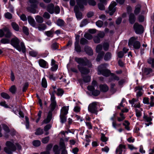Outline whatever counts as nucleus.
Masks as SVG:
<instances>
[{
    "label": "nucleus",
    "mask_w": 154,
    "mask_h": 154,
    "mask_svg": "<svg viewBox=\"0 0 154 154\" xmlns=\"http://www.w3.org/2000/svg\"><path fill=\"white\" fill-rule=\"evenodd\" d=\"M103 48L102 45L101 44L98 45L96 47V50L97 52L99 53Z\"/></svg>",
    "instance_id": "34"
},
{
    "label": "nucleus",
    "mask_w": 154,
    "mask_h": 154,
    "mask_svg": "<svg viewBox=\"0 0 154 154\" xmlns=\"http://www.w3.org/2000/svg\"><path fill=\"white\" fill-rule=\"evenodd\" d=\"M11 25L13 29L16 31H18L19 30L20 28L18 25L15 22H12L11 23Z\"/></svg>",
    "instance_id": "23"
},
{
    "label": "nucleus",
    "mask_w": 154,
    "mask_h": 154,
    "mask_svg": "<svg viewBox=\"0 0 154 154\" xmlns=\"http://www.w3.org/2000/svg\"><path fill=\"white\" fill-rule=\"evenodd\" d=\"M29 54L31 56L33 57H35L37 55L38 53L37 51L33 50L30 51Z\"/></svg>",
    "instance_id": "41"
},
{
    "label": "nucleus",
    "mask_w": 154,
    "mask_h": 154,
    "mask_svg": "<svg viewBox=\"0 0 154 154\" xmlns=\"http://www.w3.org/2000/svg\"><path fill=\"white\" fill-rule=\"evenodd\" d=\"M75 60L79 64V65H80L81 66L87 65L88 67H91L92 66L91 62L86 58L83 59L81 58L76 57Z\"/></svg>",
    "instance_id": "6"
},
{
    "label": "nucleus",
    "mask_w": 154,
    "mask_h": 154,
    "mask_svg": "<svg viewBox=\"0 0 154 154\" xmlns=\"http://www.w3.org/2000/svg\"><path fill=\"white\" fill-rule=\"evenodd\" d=\"M36 0H29L30 3L32 4L31 6L34 8H36Z\"/></svg>",
    "instance_id": "47"
},
{
    "label": "nucleus",
    "mask_w": 154,
    "mask_h": 154,
    "mask_svg": "<svg viewBox=\"0 0 154 154\" xmlns=\"http://www.w3.org/2000/svg\"><path fill=\"white\" fill-rule=\"evenodd\" d=\"M136 90H138L137 93V97L141 96L143 94V90L142 88L140 87H136L135 88Z\"/></svg>",
    "instance_id": "20"
},
{
    "label": "nucleus",
    "mask_w": 154,
    "mask_h": 154,
    "mask_svg": "<svg viewBox=\"0 0 154 154\" xmlns=\"http://www.w3.org/2000/svg\"><path fill=\"white\" fill-rule=\"evenodd\" d=\"M87 40L84 38H82L80 41V44L82 45H84L88 43Z\"/></svg>",
    "instance_id": "56"
},
{
    "label": "nucleus",
    "mask_w": 154,
    "mask_h": 154,
    "mask_svg": "<svg viewBox=\"0 0 154 154\" xmlns=\"http://www.w3.org/2000/svg\"><path fill=\"white\" fill-rule=\"evenodd\" d=\"M47 10L50 14H52L54 12V5L52 4H49L47 7Z\"/></svg>",
    "instance_id": "18"
},
{
    "label": "nucleus",
    "mask_w": 154,
    "mask_h": 154,
    "mask_svg": "<svg viewBox=\"0 0 154 154\" xmlns=\"http://www.w3.org/2000/svg\"><path fill=\"white\" fill-rule=\"evenodd\" d=\"M104 54V53L103 51H102L99 53L96 59L97 61H99L101 59Z\"/></svg>",
    "instance_id": "33"
},
{
    "label": "nucleus",
    "mask_w": 154,
    "mask_h": 154,
    "mask_svg": "<svg viewBox=\"0 0 154 154\" xmlns=\"http://www.w3.org/2000/svg\"><path fill=\"white\" fill-rule=\"evenodd\" d=\"M68 110L69 106L63 107L61 109L60 115L66 116L68 113Z\"/></svg>",
    "instance_id": "14"
},
{
    "label": "nucleus",
    "mask_w": 154,
    "mask_h": 154,
    "mask_svg": "<svg viewBox=\"0 0 154 154\" xmlns=\"http://www.w3.org/2000/svg\"><path fill=\"white\" fill-rule=\"evenodd\" d=\"M133 27L134 30L137 34H141L143 33V26L138 23H135Z\"/></svg>",
    "instance_id": "9"
},
{
    "label": "nucleus",
    "mask_w": 154,
    "mask_h": 154,
    "mask_svg": "<svg viewBox=\"0 0 154 154\" xmlns=\"http://www.w3.org/2000/svg\"><path fill=\"white\" fill-rule=\"evenodd\" d=\"M38 63L39 66L42 67L47 68H48V63L42 59H40Z\"/></svg>",
    "instance_id": "12"
},
{
    "label": "nucleus",
    "mask_w": 154,
    "mask_h": 154,
    "mask_svg": "<svg viewBox=\"0 0 154 154\" xmlns=\"http://www.w3.org/2000/svg\"><path fill=\"white\" fill-rule=\"evenodd\" d=\"M57 25L60 27L63 26L65 25V22L63 20L59 19L57 21Z\"/></svg>",
    "instance_id": "29"
},
{
    "label": "nucleus",
    "mask_w": 154,
    "mask_h": 154,
    "mask_svg": "<svg viewBox=\"0 0 154 154\" xmlns=\"http://www.w3.org/2000/svg\"><path fill=\"white\" fill-rule=\"evenodd\" d=\"M3 130L5 131L6 133H9L10 130L8 127L6 125H3L2 126Z\"/></svg>",
    "instance_id": "46"
},
{
    "label": "nucleus",
    "mask_w": 154,
    "mask_h": 154,
    "mask_svg": "<svg viewBox=\"0 0 154 154\" xmlns=\"http://www.w3.org/2000/svg\"><path fill=\"white\" fill-rule=\"evenodd\" d=\"M76 1L77 5L74 7V11L77 19H80L82 18V14L79 11V8L83 9L84 5H87V0H76Z\"/></svg>",
    "instance_id": "2"
},
{
    "label": "nucleus",
    "mask_w": 154,
    "mask_h": 154,
    "mask_svg": "<svg viewBox=\"0 0 154 154\" xmlns=\"http://www.w3.org/2000/svg\"><path fill=\"white\" fill-rule=\"evenodd\" d=\"M96 25L99 27H101L103 25V22L102 21L99 20L96 23Z\"/></svg>",
    "instance_id": "51"
},
{
    "label": "nucleus",
    "mask_w": 154,
    "mask_h": 154,
    "mask_svg": "<svg viewBox=\"0 0 154 154\" xmlns=\"http://www.w3.org/2000/svg\"><path fill=\"white\" fill-rule=\"evenodd\" d=\"M54 32L52 30L45 32V34L48 37H52L53 36Z\"/></svg>",
    "instance_id": "32"
},
{
    "label": "nucleus",
    "mask_w": 154,
    "mask_h": 154,
    "mask_svg": "<svg viewBox=\"0 0 154 154\" xmlns=\"http://www.w3.org/2000/svg\"><path fill=\"white\" fill-rule=\"evenodd\" d=\"M111 53L109 52H107L105 55L104 59L106 61H108L111 59Z\"/></svg>",
    "instance_id": "27"
},
{
    "label": "nucleus",
    "mask_w": 154,
    "mask_h": 154,
    "mask_svg": "<svg viewBox=\"0 0 154 154\" xmlns=\"http://www.w3.org/2000/svg\"><path fill=\"white\" fill-rule=\"evenodd\" d=\"M88 2L89 5L92 6L96 5V2L94 0H88Z\"/></svg>",
    "instance_id": "50"
},
{
    "label": "nucleus",
    "mask_w": 154,
    "mask_h": 154,
    "mask_svg": "<svg viewBox=\"0 0 154 154\" xmlns=\"http://www.w3.org/2000/svg\"><path fill=\"white\" fill-rule=\"evenodd\" d=\"M23 33H25L26 35H28V29L25 26H23Z\"/></svg>",
    "instance_id": "49"
},
{
    "label": "nucleus",
    "mask_w": 154,
    "mask_h": 154,
    "mask_svg": "<svg viewBox=\"0 0 154 154\" xmlns=\"http://www.w3.org/2000/svg\"><path fill=\"white\" fill-rule=\"evenodd\" d=\"M16 90V88L15 85L12 86L9 89L10 91L13 94L15 93Z\"/></svg>",
    "instance_id": "42"
},
{
    "label": "nucleus",
    "mask_w": 154,
    "mask_h": 154,
    "mask_svg": "<svg viewBox=\"0 0 154 154\" xmlns=\"http://www.w3.org/2000/svg\"><path fill=\"white\" fill-rule=\"evenodd\" d=\"M52 117V113L51 112H49L48 115L46 119H45L43 122L45 123H48L51 121Z\"/></svg>",
    "instance_id": "24"
},
{
    "label": "nucleus",
    "mask_w": 154,
    "mask_h": 154,
    "mask_svg": "<svg viewBox=\"0 0 154 154\" xmlns=\"http://www.w3.org/2000/svg\"><path fill=\"white\" fill-rule=\"evenodd\" d=\"M1 96L4 98L9 99L10 98V96L6 93L2 92L1 94Z\"/></svg>",
    "instance_id": "36"
},
{
    "label": "nucleus",
    "mask_w": 154,
    "mask_h": 154,
    "mask_svg": "<svg viewBox=\"0 0 154 154\" xmlns=\"http://www.w3.org/2000/svg\"><path fill=\"white\" fill-rule=\"evenodd\" d=\"M52 67L51 68V69L52 71H55L57 70L58 69V65H51Z\"/></svg>",
    "instance_id": "58"
},
{
    "label": "nucleus",
    "mask_w": 154,
    "mask_h": 154,
    "mask_svg": "<svg viewBox=\"0 0 154 154\" xmlns=\"http://www.w3.org/2000/svg\"><path fill=\"white\" fill-rule=\"evenodd\" d=\"M28 20L30 24L33 27H35L36 23L34 19L31 16L28 17Z\"/></svg>",
    "instance_id": "15"
},
{
    "label": "nucleus",
    "mask_w": 154,
    "mask_h": 154,
    "mask_svg": "<svg viewBox=\"0 0 154 154\" xmlns=\"http://www.w3.org/2000/svg\"><path fill=\"white\" fill-rule=\"evenodd\" d=\"M60 122L62 124L64 123L66 121L67 117L66 116L60 115Z\"/></svg>",
    "instance_id": "30"
},
{
    "label": "nucleus",
    "mask_w": 154,
    "mask_h": 154,
    "mask_svg": "<svg viewBox=\"0 0 154 154\" xmlns=\"http://www.w3.org/2000/svg\"><path fill=\"white\" fill-rule=\"evenodd\" d=\"M46 26L44 23H42L38 25L37 28L39 31H43L46 28Z\"/></svg>",
    "instance_id": "22"
},
{
    "label": "nucleus",
    "mask_w": 154,
    "mask_h": 154,
    "mask_svg": "<svg viewBox=\"0 0 154 154\" xmlns=\"http://www.w3.org/2000/svg\"><path fill=\"white\" fill-rule=\"evenodd\" d=\"M135 17L133 13H131L129 15V21L131 24L134 23L135 21Z\"/></svg>",
    "instance_id": "21"
},
{
    "label": "nucleus",
    "mask_w": 154,
    "mask_h": 154,
    "mask_svg": "<svg viewBox=\"0 0 154 154\" xmlns=\"http://www.w3.org/2000/svg\"><path fill=\"white\" fill-rule=\"evenodd\" d=\"M35 8L31 6V7H29L27 8L28 11L33 14H35L36 13V11L35 9Z\"/></svg>",
    "instance_id": "38"
},
{
    "label": "nucleus",
    "mask_w": 154,
    "mask_h": 154,
    "mask_svg": "<svg viewBox=\"0 0 154 154\" xmlns=\"http://www.w3.org/2000/svg\"><path fill=\"white\" fill-rule=\"evenodd\" d=\"M5 18L8 19H11L12 18L11 14L9 12H7L5 13Z\"/></svg>",
    "instance_id": "53"
},
{
    "label": "nucleus",
    "mask_w": 154,
    "mask_h": 154,
    "mask_svg": "<svg viewBox=\"0 0 154 154\" xmlns=\"http://www.w3.org/2000/svg\"><path fill=\"white\" fill-rule=\"evenodd\" d=\"M84 37L88 39H91L92 38V36L91 35L88 33L85 34Z\"/></svg>",
    "instance_id": "63"
},
{
    "label": "nucleus",
    "mask_w": 154,
    "mask_h": 154,
    "mask_svg": "<svg viewBox=\"0 0 154 154\" xmlns=\"http://www.w3.org/2000/svg\"><path fill=\"white\" fill-rule=\"evenodd\" d=\"M101 140L104 142L106 141L108 139L105 136V135L103 134H101Z\"/></svg>",
    "instance_id": "57"
},
{
    "label": "nucleus",
    "mask_w": 154,
    "mask_h": 154,
    "mask_svg": "<svg viewBox=\"0 0 154 154\" xmlns=\"http://www.w3.org/2000/svg\"><path fill=\"white\" fill-rule=\"evenodd\" d=\"M78 68L82 75H86L90 72V69L84 67L83 66H81L80 65L78 66Z\"/></svg>",
    "instance_id": "10"
},
{
    "label": "nucleus",
    "mask_w": 154,
    "mask_h": 154,
    "mask_svg": "<svg viewBox=\"0 0 154 154\" xmlns=\"http://www.w3.org/2000/svg\"><path fill=\"white\" fill-rule=\"evenodd\" d=\"M75 51L77 52H80L81 51V47L78 42H75Z\"/></svg>",
    "instance_id": "25"
},
{
    "label": "nucleus",
    "mask_w": 154,
    "mask_h": 154,
    "mask_svg": "<svg viewBox=\"0 0 154 154\" xmlns=\"http://www.w3.org/2000/svg\"><path fill=\"white\" fill-rule=\"evenodd\" d=\"M137 37H132L129 40L128 45L130 47L133 46V48L136 49H139L140 47V42L137 40Z\"/></svg>",
    "instance_id": "5"
},
{
    "label": "nucleus",
    "mask_w": 154,
    "mask_h": 154,
    "mask_svg": "<svg viewBox=\"0 0 154 154\" xmlns=\"http://www.w3.org/2000/svg\"><path fill=\"white\" fill-rule=\"evenodd\" d=\"M55 97L54 95L53 94H52L51 95V109L53 110L55 108L56 105L57 103L55 100Z\"/></svg>",
    "instance_id": "11"
},
{
    "label": "nucleus",
    "mask_w": 154,
    "mask_h": 154,
    "mask_svg": "<svg viewBox=\"0 0 154 154\" xmlns=\"http://www.w3.org/2000/svg\"><path fill=\"white\" fill-rule=\"evenodd\" d=\"M141 6L140 5H137L135 7V9L134 11V13L135 14H138L140 10Z\"/></svg>",
    "instance_id": "28"
},
{
    "label": "nucleus",
    "mask_w": 154,
    "mask_h": 154,
    "mask_svg": "<svg viewBox=\"0 0 154 154\" xmlns=\"http://www.w3.org/2000/svg\"><path fill=\"white\" fill-rule=\"evenodd\" d=\"M144 73L146 75H148L152 72V70L150 68H146L144 71Z\"/></svg>",
    "instance_id": "39"
},
{
    "label": "nucleus",
    "mask_w": 154,
    "mask_h": 154,
    "mask_svg": "<svg viewBox=\"0 0 154 154\" xmlns=\"http://www.w3.org/2000/svg\"><path fill=\"white\" fill-rule=\"evenodd\" d=\"M125 146L124 145L122 144L120 145L116 149V152L118 154H121L122 153L123 149H124Z\"/></svg>",
    "instance_id": "19"
},
{
    "label": "nucleus",
    "mask_w": 154,
    "mask_h": 154,
    "mask_svg": "<svg viewBox=\"0 0 154 154\" xmlns=\"http://www.w3.org/2000/svg\"><path fill=\"white\" fill-rule=\"evenodd\" d=\"M60 11V9L58 6H55L54 8V12L56 14H59Z\"/></svg>",
    "instance_id": "64"
},
{
    "label": "nucleus",
    "mask_w": 154,
    "mask_h": 154,
    "mask_svg": "<svg viewBox=\"0 0 154 154\" xmlns=\"http://www.w3.org/2000/svg\"><path fill=\"white\" fill-rule=\"evenodd\" d=\"M83 80L84 82L85 83L90 82L91 80V77L88 75L85 76L83 77Z\"/></svg>",
    "instance_id": "44"
},
{
    "label": "nucleus",
    "mask_w": 154,
    "mask_h": 154,
    "mask_svg": "<svg viewBox=\"0 0 154 154\" xmlns=\"http://www.w3.org/2000/svg\"><path fill=\"white\" fill-rule=\"evenodd\" d=\"M43 17L45 18L49 19L50 17L49 14L47 12H45L43 15Z\"/></svg>",
    "instance_id": "59"
},
{
    "label": "nucleus",
    "mask_w": 154,
    "mask_h": 154,
    "mask_svg": "<svg viewBox=\"0 0 154 154\" xmlns=\"http://www.w3.org/2000/svg\"><path fill=\"white\" fill-rule=\"evenodd\" d=\"M20 40L16 37L12 38L11 41V45L14 48L20 51H22L23 52L25 53L26 51V48L23 42H21L20 45Z\"/></svg>",
    "instance_id": "3"
},
{
    "label": "nucleus",
    "mask_w": 154,
    "mask_h": 154,
    "mask_svg": "<svg viewBox=\"0 0 154 154\" xmlns=\"http://www.w3.org/2000/svg\"><path fill=\"white\" fill-rule=\"evenodd\" d=\"M43 133V129L39 128L36 129L35 134L36 135H40Z\"/></svg>",
    "instance_id": "37"
},
{
    "label": "nucleus",
    "mask_w": 154,
    "mask_h": 154,
    "mask_svg": "<svg viewBox=\"0 0 154 154\" xmlns=\"http://www.w3.org/2000/svg\"><path fill=\"white\" fill-rule=\"evenodd\" d=\"M116 5V3L115 2H112L109 7L108 10L106 11V13L109 14L110 15H112L116 11L115 6Z\"/></svg>",
    "instance_id": "8"
},
{
    "label": "nucleus",
    "mask_w": 154,
    "mask_h": 154,
    "mask_svg": "<svg viewBox=\"0 0 154 154\" xmlns=\"http://www.w3.org/2000/svg\"><path fill=\"white\" fill-rule=\"evenodd\" d=\"M84 50L85 51L88 55H91L93 54V50L90 47L86 46L85 47Z\"/></svg>",
    "instance_id": "16"
},
{
    "label": "nucleus",
    "mask_w": 154,
    "mask_h": 154,
    "mask_svg": "<svg viewBox=\"0 0 154 154\" xmlns=\"http://www.w3.org/2000/svg\"><path fill=\"white\" fill-rule=\"evenodd\" d=\"M98 103L94 102L89 104L88 108L89 112L92 113L97 114L98 112L97 105Z\"/></svg>",
    "instance_id": "7"
},
{
    "label": "nucleus",
    "mask_w": 154,
    "mask_h": 154,
    "mask_svg": "<svg viewBox=\"0 0 154 154\" xmlns=\"http://www.w3.org/2000/svg\"><path fill=\"white\" fill-rule=\"evenodd\" d=\"M100 88L101 91L103 92H106L109 90V87L106 84L100 85Z\"/></svg>",
    "instance_id": "17"
},
{
    "label": "nucleus",
    "mask_w": 154,
    "mask_h": 154,
    "mask_svg": "<svg viewBox=\"0 0 154 154\" xmlns=\"http://www.w3.org/2000/svg\"><path fill=\"white\" fill-rule=\"evenodd\" d=\"M94 40L95 43H98L100 42V38L97 36H96L94 38Z\"/></svg>",
    "instance_id": "61"
},
{
    "label": "nucleus",
    "mask_w": 154,
    "mask_h": 154,
    "mask_svg": "<svg viewBox=\"0 0 154 154\" xmlns=\"http://www.w3.org/2000/svg\"><path fill=\"white\" fill-rule=\"evenodd\" d=\"M63 91L61 89H58L57 90V95L58 96H61L63 93Z\"/></svg>",
    "instance_id": "55"
},
{
    "label": "nucleus",
    "mask_w": 154,
    "mask_h": 154,
    "mask_svg": "<svg viewBox=\"0 0 154 154\" xmlns=\"http://www.w3.org/2000/svg\"><path fill=\"white\" fill-rule=\"evenodd\" d=\"M29 85V84L28 83L26 82L23 85V88L22 91L23 92L27 90L28 86Z\"/></svg>",
    "instance_id": "60"
},
{
    "label": "nucleus",
    "mask_w": 154,
    "mask_h": 154,
    "mask_svg": "<svg viewBox=\"0 0 154 154\" xmlns=\"http://www.w3.org/2000/svg\"><path fill=\"white\" fill-rule=\"evenodd\" d=\"M5 145L6 146L4 148V150L7 153L12 154L16 149L15 145L10 141H7Z\"/></svg>",
    "instance_id": "4"
},
{
    "label": "nucleus",
    "mask_w": 154,
    "mask_h": 154,
    "mask_svg": "<svg viewBox=\"0 0 154 154\" xmlns=\"http://www.w3.org/2000/svg\"><path fill=\"white\" fill-rule=\"evenodd\" d=\"M103 48L104 51H107L109 48V44L108 43H104L103 44Z\"/></svg>",
    "instance_id": "45"
},
{
    "label": "nucleus",
    "mask_w": 154,
    "mask_h": 154,
    "mask_svg": "<svg viewBox=\"0 0 154 154\" xmlns=\"http://www.w3.org/2000/svg\"><path fill=\"white\" fill-rule=\"evenodd\" d=\"M35 19L36 22L39 23H42L43 22L44 20L41 16L37 15L35 17Z\"/></svg>",
    "instance_id": "26"
},
{
    "label": "nucleus",
    "mask_w": 154,
    "mask_h": 154,
    "mask_svg": "<svg viewBox=\"0 0 154 154\" xmlns=\"http://www.w3.org/2000/svg\"><path fill=\"white\" fill-rule=\"evenodd\" d=\"M42 85L44 88H46L47 86L46 80L45 78H43L42 81Z\"/></svg>",
    "instance_id": "35"
},
{
    "label": "nucleus",
    "mask_w": 154,
    "mask_h": 154,
    "mask_svg": "<svg viewBox=\"0 0 154 154\" xmlns=\"http://www.w3.org/2000/svg\"><path fill=\"white\" fill-rule=\"evenodd\" d=\"M3 30L5 32V37L9 38L12 36V33L8 28L5 27L3 28Z\"/></svg>",
    "instance_id": "13"
},
{
    "label": "nucleus",
    "mask_w": 154,
    "mask_h": 154,
    "mask_svg": "<svg viewBox=\"0 0 154 154\" xmlns=\"http://www.w3.org/2000/svg\"><path fill=\"white\" fill-rule=\"evenodd\" d=\"M92 93L94 96H97L100 94V91L99 90H94Z\"/></svg>",
    "instance_id": "52"
},
{
    "label": "nucleus",
    "mask_w": 154,
    "mask_h": 154,
    "mask_svg": "<svg viewBox=\"0 0 154 154\" xmlns=\"http://www.w3.org/2000/svg\"><path fill=\"white\" fill-rule=\"evenodd\" d=\"M49 140V137H47L43 138L42 140V142L44 143H47Z\"/></svg>",
    "instance_id": "54"
},
{
    "label": "nucleus",
    "mask_w": 154,
    "mask_h": 154,
    "mask_svg": "<svg viewBox=\"0 0 154 154\" xmlns=\"http://www.w3.org/2000/svg\"><path fill=\"white\" fill-rule=\"evenodd\" d=\"M33 145L35 146H38L41 144L40 141L38 140H35L33 141L32 142Z\"/></svg>",
    "instance_id": "43"
},
{
    "label": "nucleus",
    "mask_w": 154,
    "mask_h": 154,
    "mask_svg": "<svg viewBox=\"0 0 154 154\" xmlns=\"http://www.w3.org/2000/svg\"><path fill=\"white\" fill-rule=\"evenodd\" d=\"M108 66L107 64L105 63L101 64L98 67V75H102L108 77L110 75H111L113 79L116 80H119V77L116 75H115L111 73L109 70L106 69V67Z\"/></svg>",
    "instance_id": "1"
},
{
    "label": "nucleus",
    "mask_w": 154,
    "mask_h": 154,
    "mask_svg": "<svg viewBox=\"0 0 154 154\" xmlns=\"http://www.w3.org/2000/svg\"><path fill=\"white\" fill-rule=\"evenodd\" d=\"M136 115L138 117H139L141 116V113L140 111L136 109L135 110Z\"/></svg>",
    "instance_id": "62"
},
{
    "label": "nucleus",
    "mask_w": 154,
    "mask_h": 154,
    "mask_svg": "<svg viewBox=\"0 0 154 154\" xmlns=\"http://www.w3.org/2000/svg\"><path fill=\"white\" fill-rule=\"evenodd\" d=\"M88 23V21L87 19L83 20L81 22L80 26L81 27H82L86 25Z\"/></svg>",
    "instance_id": "40"
},
{
    "label": "nucleus",
    "mask_w": 154,
    "mask_h": 154,
    "mask_svg": "<svg viewBox=\"0 0 154 154\" xmlns=\"http://www.w3.org/2000/svg\"><path fill=\"white\" fill-rule=\"evenodd\" d=\"M147 62L148 63L151 64L152 67H154V59L151 57H149L147 60Z\"/></svg>",
    "instance_id": "31"
},
{
    "label": "nucleus",
    "mask_w": 154,
    "mask_h": 154,
    "mask_svg": "<svg viewBox=\"0 0 154 154\" xmlns=\"http://www.w3.org/2000/svg\"><path fill=\"white\" fill-rule=\"evenodd\" d=\"M1 42L3 44H8L10 42V40L7 38H3L1 40Z\"/></svg>",
    "instance_id": "48"
}]
</instances>
